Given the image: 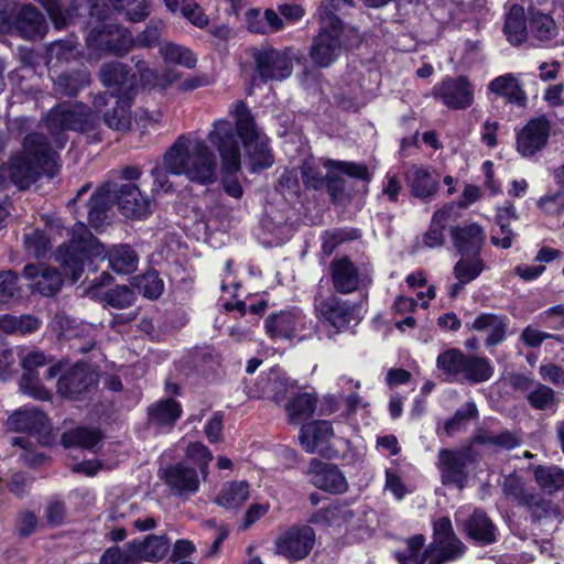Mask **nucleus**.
<instances>
[{
    "mask_svg": "<svg viewBox=\"0 0 564 564\" xmlns=\"http://www.w3.org/2000/svg\"><path fill=\"white\" fill-rule=\"evenodd\" d=\"M162 28L158 24L149 23L145 30L138 35L134 40V46L140 47H151L154 46L160 36H161Z\"/></svg>",
    "mask_w": 564,
    "mask_h": 564,
    "instance_id": "obj_64",
    "label": "nucleus"
},
{
    "mask_svg": "<svg viewBox=\"0 0 564 564\" xmlns=\"http://www.w3.org/2000/svg\"><path fill=\"white\" fill-rule=\"evenodd\" d=\"M531 471L538 487L547 495H552L564 486V471L554 465H536Z\"/></svg>",
    "mask_w": 564,
    "mask_h": 564,
    "instance_id": "obj_38",
    "label": "nucleus"
},
{
    "mask_svg": "<svg viewBox=\"0 0 564 564\" xmlns=\"http://www.w3.org/2000/svg\"><path fill=\"white\" fill-rule=\"evenodd\" d=\"M462 378L479 383L489 380L494 375V367L486 357L470 355L465 358Z\"/></svg>",
    "mask_w": 564,
    "mask_h": 564,
    "instance_id": "obj_43",
    "label": "nucleus"
},
{
    "mask_svg": "<svg viewBox=\"0 0 564 564\" xmlns=\"http://www.w3.org/2000/svg\"><path fill=\"white\" fill-rule=\"evenodd\" d=\"M517 219L516 208L512 204H506L497 209L496 224L499 231H494L491 242L495 246L508 249L512 246L514 234L509 225Z\"/></svg>",
    "mask_w": 564,
    "mask_h": 564,
    "instance_id": "obj_36",
    "label": "nucleus"
},
{
    "mask_svg": "<svg viewBox=\"0 0 564 564\" xmlns=\"http://www.w3.org/2000/svg\"><path fill=\"white\" fill-rule=\"evenodd\" d=\"M424 538L415 535L408 540L406 550L397 553L400 564H442L444 561L455 558L463 553L464 546L453 533L452 522L448 518H440L434 522V544L422 553Z\"/></svg>",
    "mask_w": 564,
    "mask_h": 564,
    "instance_id": "obj_6",
    "label": "nucleus"
},
{
    "mask_svg": "<svg viewBox=\"0 0 564 564\" xmlns=\"http://www.w3.org/2000/svg\"><path fill=\"white\" fill-rule=\"evenodd\" d=\"M315 542V533L308 525L294 527L275 541V551L291 561H299L308 555Z\"/></svg>",
    "mask_w": 564,
    "mask_h": 564,
    "instance_id": "obj_18",
    "label": "nucleus"
},
{
    "mask_svg": "<svg viewBox=\"0 0 564 564\" xmlns=\"http://www.w3.org/2000/svg\"><path fill=\"white\" fill-rule=\"evenodd\" d=\"M101 441V434L96 429L76 427L67 431L62 436V443L65 447L77 446L93 449Z\"/></svg>",
    "mask_w": 564,
    "mask_h": 564,
    "instance_id": "obj_48",
    "label": "nucleus"
},
{
    "mask_svg": "<svg viewBox=\"0 0 564 564\" xmlns=\"http://www.w3.org/2000/svg\"><path fill=\"white\" fill-rule=\"evenodd\" d=\"M432 94L453 109H466L474 101V86L464 76L445 78L433 87Z\"/></svg>",
    "mask_w": 564,
    "mask_h": 564,
    "instance_id": "obj_17",
    "label": "nucleus"
},
{
    "mask_svg": "<svg viewBox=\"0 0 564 564\" xmlns=\"http://www.w3.org/2000/svg\"><path fill=\"white\" fill-rule=\"evenodd\" d=\"M97 377L88 365L76 364L62 373L57 381V391L66 398L76 399L96 384Z\"/></svg>",
    "mask_w": 564,
    "mask_h": 564,
    "instance_id": "obj_21",
    "label": "nucleus"
},
{
    "mask_svg": "<svg viewBox=\"0 0 564 564\" xmlns=\"http://www.w3.org/2000/svg\"><path fill=\"white\" fill-rule=\"evenodd\" d=\"M337 394H329L325 397L327 411L329 413L335 412L337 410V402L339 399L347 403L349 410H355L360 402L359 395L357 393V390L360 387L359 382L347 376H341L337 380Z\"/></svg>",
    "mask_w": 564,
    "mask_h": 564,
    "instance_id": "obj_35",
    "label": "nucleus"
},
{
    "mask_svg": "<svg viewBox=\"0 0 564 564\" xmlns=\"http://www.w3.org/2000/svg\"><path fill=\"white\" fill-rule=\"evenodd\" d=\"M466 355L459 349H448L438 355L436 366L448 379L462 377Z\"/></svg>",
    "mask_w": 564,
    "mask_h": 564,
    "instance_id": "obj_50",
    "label": "nucleus"
},
{
    "mask_svg": "<svg viewBox=\"0 0 564 564\" xmlns=\"http://www.w3.org/2000/svg\"><path fill=\"white\" fill-rule=\"evenodd\" d=\"M354 517L355 513L348 505L335 502L316 512L312 518V522L341 528L349 524Z\"/></svg>",
    "mask_w": 564,
    "mask_h": 564,
    "instance_id": "obj_39",
    "label": "nucleus"
},
{
    "mask_svg": "<svg viewBox=\"0 0 564 564\" xmlns=\"http://www.w3.org/2000/svg\"><path fill=\"white\" fill-rule=\"evenodd\" d=\"M250 55L254 61L256 70L263 79L282 80L292 73L291 58L286 53L272 47L251 48Z\"/></svg>",
    "mask_w": 564,
    "mask_h": 564,
    "instance_id": "obj_16",
    "label": "nucleus"
},
{
    "mask_svg": "<svg viewBox=\"0 0 564 564\" xmlns=\"http://www.w3.org/2000/svg\"><path fill=\"white\" fill-rule=\"evenodd\" d=\"M334 286L341 293H350L370 281L368 267H356L348 258H339L332 262Z\"/></svg>",
    "mask_w": 564,
    "mask_h": 564,
    "instance_id": "obj_20",
    "label": "nucleus"
},
{
    "mask_svg": "<svg viewBox=\"0 0 564 564\" xmlns=\"http://www.w3.org/2000/svg\"><path fill=\"white\" fill-rule=\"evenodd\" d=\"M135 67L139 73L140 84L143 87H166L177 80L180 74L169 70L166 74H156L144 61H137Z\"/></svg>",
    "mask_w": 564,
    "mask_h": 564,
    "instance_id": "obj_51",
    "label": "nucleus"
},
{
    "mask_svg": "<svg viewBox=\"0 0 564 564\" xmlns=\"http://www.w3.org/2000/svg\"><path fill=\"white\" fill-rule=\"evenodd\" d=\"M529 29L540 41H549L556 34V25L547 14L534 13L530 20Z\"/></svg>",
    "mask_w": 564,
    "mask_h": 564,
    "instance_id": "obj_54",
    "label": "nucleus"
},
{
    "mask_svg": "<svg viewBox=\"0 0 564 564\" xmlns=\"http://www.w3.org/2000/svg\"><path fill=\"white\" fill-rule=\"evenodd\" d=\"M101 300L113 308H126L133 304L135 295L128 286L121 285L106 291Z\"/></svg>",
    "mask_w": 564,
    "mask_h": 564,
    "instance_id": "obj_56",
    "label": "nucleus"
},
{
    "mask_svg": "<svg viewBox=\"0 0 564 564\" xmlns=\"http://www.w3.org/2000/svg\"><path fill=\"white\" fill-rule=\"evenodd\" d=\"M212 459L213 454L203 443H189L185 449V459L167 468L164 480L178 495L195 494L207 478Z\"/></svg>",
    "mask_w": 564,
    "mask_h": 564,
    "instance_id": "obj_7",
    "label": "nucleus"
},
{
    "mask_svg": "<svg viewBox=\"0 0 564 564\" xmlns=\"http://www.w3.org/2000/svg\"><path fill=\"white\" fill-rule=\"evenodd\" d=\"M19 295L18 275L12 271L0 272V308Z\"/></svg>",
    "mask_w": 564,
    "mask_h": 564,
    "instance_id": "obj_57",
    "label": "nucleus"
},
{
    "mask_svg": "<svg viewBox=\"0 0 564 564\" xmlns=\"http://www.w3.org/2000/svg\"><path fill=\"white\" fill-rule=\"evenodd\" d=\"M333 436L334 431L332 424L328 421H317L302 427L300 440L306 452L324 453Z\"/></svg>",
    "mask_w": 564,
    "mask_h": 564,
    "instance_id": "obj_32",
    "label": "nucleus"
},
{
    "mask_svg": "<svg viewBox=\"0 0 564 564\" xmlns=\"http://www.w3.org/2000/svg\"><path fill=\"white\" fill-rule=\"evenodd\" d=\"M295 387L280 368H272L260 376L258 381L248 390V395L253 399H270L281 403L286 394Z\"/></svg>",
    "mask_w": 564,
    "mask_h": 564,
    "instance_id": "obj_19",
    "label": "nucleus"
},
{
    "mask_svg": "<svg viewBox=\"0 0 564 564\" xmlns=\"http://www.w3.org/2000/svg\"><path fill=\"white\" fill-rule=\"evenodd\" d=\"M455 247L462 254H479L485 242V234L478 224L456 227L452 231Z\"/></svg>",
    "mask_w": 564,
    "mask_h": 564,
    "instance_id": "obj_33",
    "label": "nucleus"
},
{
    "mask_svg": "<svg viewBox=\"0 0 564 564\" xmlns=\"http://www.w3.org/2000/svg\"><path fill=\"white\" fill-rule=\"evenodd\" d=\"M477 413L476 405L474 403H466L460 409H458L449 421H447L444 425V430L448 435L454 434L459 431L467 421L473 419Z\"/></svg>",
    "mask_w": 564,
    "mask_h": 564,
    "instance_id": "obj_60",
    "label": "nucleus"
},
{
    "mask_svg": "<svg viewBox=\"0 0 564 564\" xmlns=\"http://www.w3.org/2000/svg\"><path fill=\"white\" fill-rule=\"evenodd\" d=\"M99 6L107 11L109 4L117 11L123 12L131 22H141L150 14V3L147 0H99Z\"/></svg>",
    "mask_w": 564,
    "mask_h": 564,
    "instance_id": "obj_42",
    "label": "nucleus"
},
{
    "mask_svg": "<svg viewBox=\"0 0 564 564\" xmlns=\"http://www.w3.org/2000/svg\"><path fill=\"white\" fill-rule=\"evenodd\" d=\"M159 53L166 65H178L185 68H193L196 65V57L189 48L172 42L162 44Z\"/></svg>",
    "mask_w": 564,
    "mask_h": 564,
    "instance_id": "obj_46",
    "label": "nucleus"
},
{
    "mask_svg": "<svg viewBox=\"0 0 564 564\" xmlns=\"http://www.w3.org/2000/svg\"><path fill=\"white\" fill-rule=\"evenodd\" d=\"M133 280L134 286L139 290L140 293L143 294V296L148 299H156L163 292V281L154 271H150L143 275L135 276Z\"/></svg>",
    "mask_w": 564,
    "mask_h": 564,
    "instance_id": "obj_53",
    "label": "nucleus"
},
{
    "mask_svg": "<svg viewBox=\"0 0 564 564\" xmlns=\"http://www.w3.org/2000/svg\"><path fill=\"white\" fill-rule=\"evenodd\" d=\"M207 139L219 153L221 170L225 174V192L234 198L241 197L243 193L242 186L235 176L241 166V153L231 122L227 119L216 120L208 132Z\"/></svg>",
    "mask_w": 564,
    "mask_h": 564,
    "instance_id": "obj_9",
    "label": "nucleus"
},
{
    "mask_svg": "<svg viewBox=\"0 0 564 564\" xmlns=\"http://www.w3.org/2000/svg\"><path fill=\"white\" fill-rule=\"evenodd\" d=\"M308 475L312 484L327 492L343 494L348 489V482L337 466L313 459Z\"/></svg>",
    "mask_w": 564,
    "mask_h": 564,
    "instance_id": "obj_24",
    "label": "nucleus"
},
{
    "mask_svg": "<svg viewBox=\"0 0 564 564\" xmlns=\"http://www.w3.org/2000/svg\"><path fill=\"white\" fill-rule=\"evenodd\" d=\"M181 13L189 23L199 29L207 26L209 22L208 17L194 0H182Z\"/></svg>",
    "mask_w": 564,
    "mask_h": 564,
    "instance_id": "obj_59",
    "label": "nucleus"
},
{
    "mask_svg": "<svg viewBox=\"0 0 564 564\" xmlns=\"http://www.w3.org/2000/svg\"><path fill=\"white\" fill-rule=\"evenodd\" d=\"M108 259L109 267L119 274H129L135 271L139 258L128 245L113 246L109 251L87 230L83 223H78L72 230L69 245L58 248L56 260L61 263L65 274L72 282L78 281L84 272L86 260Z\"/></svg>",
    "mask_w": 564,
    "mask_h": 564,
    "instance_id": "obj_3",
    "label": "nucleus"
},
{
    "mask_svg": "<svg viewBox=\"0 0 564 564\" xmlns=\"http://www.w3.org/2000/svg\"><path fill=\"white\" fill-rule=\"evenodd\" d=\"M11 444L20 449L21 459L29 466L36 467L45 463L46 457L33 447L29 438L15 436L11 438Z\"/></svg>",
    "mask_w": 564,
    "mask_h": 564,
    "instance_id": "obj_55",
    "label": "nucleus"
},
{
    "mask_svg": "<svg viewBox=\"0 0 564 564\" xmlns=\"http://www.w3.org/2000/svg\"><path fill=\"white\" fill-rule=\"evenodd\" d=\"M42 322L34 315L14 316L3 314L0 316V330L10 335L25 336L36 332Z\"/></svg>",
    "mask_w": 564,
    "mask_h": 564,
    "instance_id": "obj_41",
    "label": "nucleus"
},
{
    "mask_svg": "<svg viewBox=\"0 0 564 564\" xmlns=\"http://www.w3.org/2000/svg\"><path fill=\"white\" fill-rule=\"evenodd\" d=\"M330 2H324L318 9L321 30L311 50L313 61L319 66L330 65L341 53L343 47L354 45L350 29H344L330 10Z\"/></svg>",
    "mask_w": 564,
    "mask_h": 564,
    "instance_id": "obj_10",
    "label": "nucleus"
},
{
    "mask_svg": "<svg viewBox=\"0 0 564 564\" xmlns=\"http://www.w3.org/2000/svg\"><path fill=\"white\" fill-rule=\"evenodd\" d=\"M23 275L32 291L45 296L55 294L62 285L61 274L45 264H28L24 267Z\"/></svg>",
    "mask_w": 564,
    "mask_h": 564,
    "instance_id": "obj_27",
    "label": "nucleus"
},
{
    "mask_svg": "<svg viewBox=\"0 0 564 564\" xmlns=\"http://www.w3.org/2000/svg\"><path fill=\"white\" fill-rule=\"evenodd\" d=\"M468 328L481 334L486 345L491 347L506 339L508 318L502 315L482 313L468 325Z\"/></svg>",
    "mask_w": 564,
    "mask_h": 564,
    "instance_id": "obj_29",
    "label": "nucleus"
},
{
    "mask_svg": "<svg viewBox=\"0 0 564 564\" xmlns=\"http://www.w3.org/2000/svg\"><path fill=\"white\" fill-rule=\"evenodd\" d=\"M503 492L518 503L528 507L531 511H546L550 507L540 494L528 488L525 481L516 474L508 475L502 484Z\"/></svg>",
    "mask_w": 564,
    "mask_h": 564,
    "instance_id": "obj_25",
    "label": "nucleus"
},
{
    "mask_svg": "<svg viewBox=\"0 0 564 564\" xmlns=\"http://www.w3.org/2000/svg\"><path fill=\"white\" fill-rule=\"evenodd\" d=\"M56 169V153L45 142L42 134H29L20 152L12 155L7 169L0 167V177L8 173L10 180L23 189L42 174L53 175Z\"/></svg>",
    "mask_w": 564,
    "mask_h": 564,
    "instance_id": "obj_5",
    "label": "nucleus"
},
{
    "mask_svg": "<svg viewBox=\"0 0 564 564\" xmlns=\"http://www.w3.org/2000/svg\"><path fill=\"white\" fill-rule=\"evenodd\" d=\"M464 525L468 535L478 543L489 544L496 540L495 525L481 510H475Z\"/></svg>",
    "mask_w": 564,
    "mask_h": 564,
    "instance_id": "obj_37",
    "label": "nucleus"
},
{
    "mask_svg": "<svg viewBox=\"0 0 564 564\" xmlns=\"http://www.w3.org/2000/svg\"><path fill=\"white\" fill-rule=\"evenodd\" d=\"M484 271V262L479 254H462L454 267V276L463 283H470Z\"/></svg>",
    "mask_w": 564,
    "mask_h": 564,
    "instance_id": "obj_49",
    "label": "nucleus"
},
{
    "mask_svg": "<svg viewBox=\"0 0 564 564\" xmlns=\"http://www.w3.org/2000/svg\"><path fill=\"white\" fill-rule=\"evenodd\" d=\"M50 327L58 337L72 338L79 335L75 321L65 314H56Z\"/></svg>",
    "mask_w": 564,
    "mask_h": 564,
    "instance_id": "obj_62",
    "label": "nucleus"
},
{
    "mask_svg": "<svg viewBox=\"0 0 564 564\" xmlns=\"http://www.w3.org/2000/svg\"><path fill=\"white\" fill-rule=\"evenodd\" d=\"M43 7L56 29H62L72 22L75 11L78 15L88 12L90 19L86 44L93 52L123 56L134 46L131 32L112 23L110 15L99 6V2L89 4L85 0H76L70 10L65 12L62 11L57 0H43Z\"/></svg>",
    "mask_w": 564,
    "mask_h": 564,
    "instance_id": "obj_2",
    "label": "nucleus"
},
{
    "mask_svg": "<svg viewBox=\"0 0 564 564\" xmlns=\"http://www.w3.org/2000/svg\"><path fill=\"white\" fill-rule=\"evenodd\" d=\"M100 79L106 87L112 90L113 95L119 97L116 101L117 108L113 113L106 116V123L115 130H128L131 127V117L126 109V99L130 97V93L137 87L135 76H129L123 64L113 62L102 66Z\"/></svg>",
    "mask_w": 564,
    "mask_h": 564,
    "instance_id": "obj_12",
    "label": "nucleus"
},
{
    "mask_svg": "<svg viewBox=\"0 0 564 564\" xmlns=\"http://www.w3.org/2000/svg\"><path fill=\"white\" fill-rule=\"evenodd\" d=\"M229 113L235 119L236 132L242 142L250 170L256 172L271 166L273 158L268 147L269 140L257 127L246 104L242 100L234 102Z\"/></svg>",
    "mask_w": 564,
    "mask_h": 564,
    "instance_id": "obj_8",
    "label": "nucleus"
},
{
    "mask_svg": "<svg viewBox=\"0 0 564 564\" xmlns=\"http://www.w3.org/2000/svg\"><path fill=\"white\" fill-rule=\"evenodd\" d=\"M26 250L34 257H43L50 248V239L46 234L41 230H35L25 236L24 239Z\"/></svg>",
    "mask_w": 564,
    "mask_h": 564,
    "instance_id": "obj_61",
    "label": "nucleus"
},
{
    "mask_svg": "<svg viewBox=\"0 0 564 564\" xmlns=\"http://www.w3.org/2000/svg\"><path fill=\"white\" fill-rule=\"evenodd\" d=\"M467 455L463 452L442 449L440 452L438 468L444 485H454L463 488L467 478Z\"/></svg>",
    "mask_w": 564,
    "mask_h": 564,
    "instance_id": "obj_28",
    "label": "nucleus"
},
{
    "mask_svg": "<svg viewBox=\"0 0 564 564\" xmlns=\"http://www.w3.org/2000/svg\"><path fill=\"white\" fill-rule=\"evenodd\" d=\"M524 15V9L520 6H513L507 14L505 33L508 41L513 45L521 44L527 37Z\"/></svg>",
    "mask_w": 564,
    "mask_h": 564,
    "instance_id": "obj_45",
    "label": "nucleus"
},
{
    "mask_svg": "<svg viewBox=\"0 0 564 564\" xmlns=\"http://www.w3.org/2000/svg\"><path fill=\"white\" fill-rule=\"evenodd\" d=\"M265 329L272 338L302 340L312 333L313 322L301 310L292 308L269 316Z\"/></svg>",
    "mask_w": 564,
    "mask_h": 564,
    "instance_id": "obj_13",
    "label": "nucleus"
},
{
    "mask_svg": "<svg viewBox=\"0 0 564 564\" xmlns=\"http://www.w3.org/2000/svg\"><path fill=\"white\" fill-rule=\"evenodd\" d=\"M11 23H14V28L28 39L42 37L46 31L42 14L32 6L23 7L14 20L11 15L0 12V29H10Z\"/></svg>",
    "mask_w": 564,
    "mask_h": 564,
    "instance_id": "obj_23",
    "label": "nucleus"
},
{
    "mask_svg": "<svg viewBox=\"0 0 564 564\" xmlns=\"http://www.w3.org/2000/svg\"><path fill=\"white\" fill-rule=\"evenodd\" d=\"M99 126V117L77 102H65L53 108L46 117V127L61 149L67 142L65 131L94 132Z\"/></svg>",
    "mask_w": 564,
    "mask_h": 564,
    "instance_id": "obj_11",
    "label": "nucleus"
},
{
    "mask_svg": "<svg viewBox=\"0 0 564 564\" xmlns=\"http://www.w3.org/2000/svg\"><path fill=\"white\" fill-rule=\"evenodd\" d=\"M127 218L141 219L153 212L154 200L142 193L138 184H116L107 182L91 196L88 223L99 228L107 220V212L112 205Z\"/></svg>",
    "mask_w": 564,
    "mask_h": 564,
    "instance_id": "obj_4",
    "label": "nucleus"
},
{
    "mask_svg": "<svg viewBox=\"0 0 564 564\" xmlns=\"http://www.w3.org/2000/svg\"><path fill=\"white\" fill-rule=\"evenodd\" d=\"M7 427L10 431L36 435L44 445L52 442L50 420L35 406H23L14 411L7 420Z\"/></svg>",
    "mask_w": 564,
    "mask_h": 564,
    "instance_id": "obj_15",
    "label": "nucleus"
},
{
    "mask_svg": "<svg viewBox=\"0 0 564 564\" xmlns=\"http://www.w3.org/2000/svg\"><path fill=\"white\" fill-rule=\"evenodd\" d=\"M46 356L39 350H30L21 357V365L24 373L20 381V389L23 393L39 400L50 399V392L42 386L36 369L47 364Z\"/></svg>",
    "mask_w": 564,
    "mask_h": 564,
    "instance_id": "obj_22",
    "label": "nucleus"
},
{
    "mask_svg": "<svg viewBox=\"0 0 564 564\" xmlns=\"http://www.w3.org/2000/svg\"><path fill=\"white\" fill-rule=\"evenodd\" d=\"M250 497V486L243 480L224 484L216 497V503L228 510L240 509Z\"/></svg>",
    "mask_w": 564,
    "mask_h": 564,
    "instance_id": "obj_34",
    "label": "nucleus"
},
{
    "mask_svg": "<svg viewBox=\"0 0 564 564\" xmlns=\"http://www.w3.org/2000/svg\"><path fill=\"white\" fill-rule=\"evenodd\" d=\"M182 408L173 399L161 400L149 409V419L155 425H171L181 416Z\"/></svg>",
    "mask_w": 564,
    "mask_h": 564,
    "instance_id": "obj_44",
    "label": "nucleus"
},
{
    "mask_svg": "<svg viewBox=\"0 0 564 564\" xmlns=\"http://www.w3.org/2000/svg\"><path fill=\"white\" fill-rule=\"evenodd\" d=\"M138 553L140 561L159 562L169 552L170 542L163 535H148L142 541H132Z\"/></svg>",
    "mask_w": 564,
    "mask_h": 564,
    "instance_id": "obj_40",
    "label": "nucleus"
},
{
    "mask_svg": "<svg viewBox=\"0 0 564 564\" xmlns=\"http://www.w3.org/2000/svg\"><path fill=\"white\" fill-rule=\"evenodd\" d=\"M528 400L533 408L539 410H547L555 404L554 391L540 383L529 393Z\"/></svg>",
    "mask_w": 564,
    "mask_h": 564,
    "instance_id": "obj_58",
    "label": "nucleus"
},
{
    "mask_svg": "<svg viewBox=\"0 0 564 564\" xmlns=\"http://www.w3.org/2000/svg\"><path fill=\"white\" fill-rule=\"evenodd\" d=\"M140 554L132 542L107 549L99 564H140Z\"/></svg>",
    "mask_w": 564,
    "mask_h": 564,
    "instance_id": "obj_52",
    "label": "nucleus"
},
{
    "mask_svg": "<svg viewBox=\"0 0 564 564\" xmlns=\"http://www.w3.org/2000/svg\"><path fill=\"white\" fill-rule=\"evenodd\" d=\"M551 135V123L544 117L530 119L516 130V151L525 159H532L542 152Z\"/></svg>",
    "mask_w": 564,
    "mask_h": 564,
    "instance_id": "obj_14",
    "label": "nucleus"
},
{
    "mask_svg": "<svg viewBox=\"0 0 564 564\" xmlns=\"http://www.w3.org/2000/svg\"><path fill=\"white\" fill-rule=\"evenodd\" d=\"M269 510L270 503L268 501L253 502L245 513L242 529L250 528L256 521L264 517Z\"/></svg>",
    "mask_w": 564,
    "mask_h": 564,
    "instance_id": "obj_63",
    "label": "nucleus"
},
{
    "mask_svg": "<svg viewBox=\"0 0 564 564\" xmlns=\"http://www.w3.org/2000/svg\"><path fill=\"white\" fill-rule=\"evenodd\" d=\"M315 308L322 318L338 332L349 328L354 319L352 310L335 295L327 299L316 297Z\"/></svg>",
    "mask_w": 564,
    "mask_h": 564,
    "instance_id": "obj_26",
    "label": "nucleus"
},
{
    "mask_svg": "<svg viewBox=\"0 0 564 564\" xmlns=\"http://www.w3.org/2000/svg\"><path fill=\"white\" fill-rule=\"evenodd\" d=\"M487 88L490 94L503 98L507 102L518 106H524L527 102V94L520 75L507 73L497 76L489 82Z\"/></svg>",
    "mask_w": 564,
    "mask_h": 564,
    "instance_id": "obj_30",
    "label": "nucleus"
},
{
    "mask_svg": "<svg viewBox=\"0 0 564 564\" xmlns=\"http://www.w3.org/2000/svg\"><path fill=\"white\" fill-rule=\"evenodd\" d=\"M216 158L204 140L193 135H181L151 171L152 196L172 189L169 174L185 175L200 184L212 183L216 177Z\"/></svg>",
    "mask_w": 564,
    "mask_h": 564,
    "instance_id": "obj_1",
    "label": "nucleus"
},
{
    "mask_svg": "<svg viewBox=\"0 0 564 564\" xmlns=\"http://www.w3.org/2000/svg\"><path fill=\"white\" fill-rule=\"evenodd\" d=\"M316 398L310 393H301L293 398L285 406L289 421L299 424L308 419L315 411Z\"/></svg>",
    "mask_w": 564,
    "mask_h": 564,
    "instance_id": "obj_47",
    "label": "nucleus"
},
{
    "mask_svg": "<svg viewBox=\"0 0 564 564\" xmlns=\"http://www.w3.org/2000/svg\"><path fill=\"white\" fill-rule=\"evenodd\" d=\"M405 178L415 197L427 198L438 189L440 174L431 167L413 165L408 170Z\"/></svg>",
    "mask_w": 564,
    "mask_h": 564,
    "instance_id": "obj_31",
    "label": "nucleus"
}]
</instances>
